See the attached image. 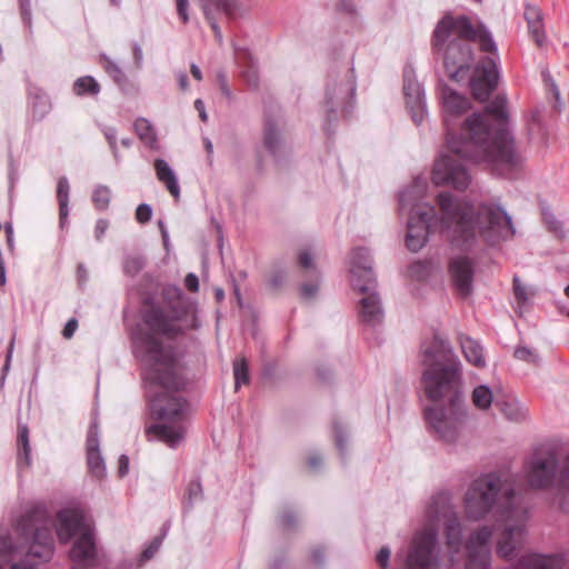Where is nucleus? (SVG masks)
<instances>
[{
    "label": "nucleus",
    "mask_w": 569,
    "mask_h": 569,
    "mask_svg": "<svg viewBox=\"0 0 569 569\" xmlns=\"http://www.w3.org/2000/svg\"><path fill=\"white\" fill-rule=\"evenodd\" d=\"M441 217L436 214L435 207L413 208L407 222L406 246L418 252L427 242L431 229L439 226L452 244L460 249H470L481 236L489 244L513 237L515 228L507 211L493 203L482 202L475 210L468 202L455 198L449 192L437 197Z\"/></svg>",
    "instance_id": "1"
},
{
    "label": "nucleus",
    "mask_w": 569,
    "mask_h": 569,
    "mask_svg": "<svg viewBox=\"0 0 569 569\" xmlns=\"http://www.w3.org/2000/svg\"><path fill=\"white\" fill-rule=\"evenodd\" d=\"M148 367L144 378L150 385V411L160 422L146 427L149 440L177 448L184 439V419L189 405L178 395L187 385L184 367L171 347H164L151 336L146 339Z\"/></svg>",
    "instance_id": "2"
},
{
    "label": "nucleus",
    "mask_w": 569,
    "mask_h": 569,
    "mask_svg": "<svg viewBox=\"0 0 569 569\" xmlns=\"http://www.w3.org/2000/svg\"><path fill=\"white\" fill-rule=\"evenodd\" d=\"M422 385L428 399L445 406L425 409V418L436 437L456 443L468 419L461 391V363L449 342L436 335L422 351Z\"/></svg>",
    "instance_id": "3"
},
{
    "label": "nucleus",
    "mask_w": 569,
    "mask_h": 569,
    "mask_svg": "<svg viewBox=\"0 0 569 569\" xmlns=\"http://www.w3.org/2000/svg\"><path fill=\"white\" fill-rule=\"evenodd\" d=\"M493 510L505 522L497 541V555L510 560L525 545L529 513L508 476L500 472L486 473L475 479L465 495L468 519L480 520Z\"/></svg>",
    "instance_id": "4"
},
{
    "label": "nucleus",
    "mask_w": 569,
    "mask_h": 569,
    "mask_svg": "<svg viewBox=\"0 0 569 569\" xmlns=\"http://www.w3.org/2000/svg\"><path fill=\"white\" fill-rule=\"evenodd\" d=\"M507 99L497 96L486 112H473L462 122L460 140H449V149L471 162L491 163L502 176H510L521 162L508 131Z\"/></svg>",
    "instance_id": "5"
},
{
    "label": "nucleus",
    "mask_w": 569,
    "mask_h": 569,
    "mask_svg": "<svg viewBox=\"0 0 569 569\" xmlns=\"http://www.w3.org/2000/svg\"><path fill=\"white\" fill-rule=\"evenodd\" d=\"M476 27L468 17L446 14L436 26L432 37L435 54L442 60L448 77L453 81L468 78L473 64L471 42Z\"/></svg>",
    "instance_id": "6"
},
{
    "label": "nucleus",
    "mask_w": 569,
    "mask_h": 569,
    "mask_svg": "<svg viewBox=\"0 0 569 569\" xmlns=\"http://www.w3.org/2000/svg\"><path fill=\"white\" fill-rule=\"evenodd\" d=\"M427 513L430 525L441 519L447 520V545L453 552H457L461 543V526L455 515L450 496L446 492L435 495L431 498ZM436 548L437 530L429 526L415 536L411 547L405 556L403 563L399 569H431L439 560Z\"/></svg>",
    "instance_id": "7"
},
{
    "label": "nucleus",
    "mask_w": 569,
    "mask_h": 569,
    "mask_svg": "<svg viewBox=\"0 0 569 569\" xmlns=\"http://www.w3.org/2000/svg\"><path fill=\"white\" fill-rule=\"evenodd\" d=\"M441 98L443 103V122L447 128V152L442 153L436 161L432 170V181L436 184H451L458 190H465L471 180L465 163V161L469 160L462 156L455 154L449 149V140L461 139L462 129L459 136H455L451 130L455 126V119L470 109V102L466 97L460 96L448 87H443Z\"/></svg>",
    "instance_id": "8"
},
{
    "label": "nucleus",
    "mask_w": 569,
    "mask_h": 569,
    "mask_svg": "<svg viewBox=\"0 0 569 569\" xmlns=\"http://www.w3.org/2000/svg\"><path fill=\"white\" fill-rule=\"evenodd\" d=\"M525 477L530 488L547 489L555 485L559 473L558 485L561 491L559 507L569 512V453L559 469V458L552 449H538L526 461Z\"/></svg>",
    "instance_id": "9"
},
{
    "label": "nucleus",
    "mask_w": 569,
    "mask_h": 569,
    "mask_svg": "<svg viewBox=\"0 0 569 569\" xmlns=\"http://www.w3.org/2000/svg\"><path fill=\"white\" fill-rule=\"evenodd\" d=\"M188 313L187 306L172 305L171 309L162 306L160 302L154 301L153 298H147L143 301L141 318L150 332L146 333L142 339V346L146 351V361L148 362V351L146 339L151 336L159 341L153 335H161L168 338H174L183 333L180 326L182 320Z\"/></svg>",
    "instance_id": "10"
},
{
    "label": "nucleus",
    "mask_w": 569,
    "mask_h": 569,
    "mask_svg": "<svg viewBox=\"0 0 569 569\" xmlns=\"http://www.w3.org/2000/svg\"><path fill=\"white\" fill-rule=\"evenodd\" d=\"M355 92L356 83L351 74L348 72H345L342 76L337 72L328 74L325 86V106L329 123L337 119L338 108L353 98Z\"/></svg>",
    "instance_id": "11"
},
{
    "label": "nucleus",
    "mask_w": 569,
    "mask_h": 569,
    "mask_svg": "<svg viewBox=\"0 0 569 569\" xmlns=\"http://www.w3.org/2000/svg\"><path fill=\"white\" fill-rule=\"evenodd\" d=\"M491 537L492 530L488 526H482L470 535L466 543V569H488L491 559Z\"/></svg>",
    "instance_id": "12"
},
{
    "label": "nucleus",
    "mask_w": 569,
    "mask_h": 569,
    "mask_svg": "<svg viewBox=\"0 0 569 569\" xmlns=\"http://www.w3.org/2000/svg\"><path fill=\"white\" fill-rule=\"evenodd\" d=\"M499 81L497 63L492 58L481 60L470 78V89L473 98L486 101L496 90Z\"/></svg>",
    "instance_id": "13"
},
{
    "label": "nucleus",
    "mask_w": 569,
    "mask_h": 569,
    "mask_svg": "<svg viewBox=\"0 0 569 569\" xmlns=\"http://www.w3.org/2000/svg\"><path fill=\"white\" fill-rule=\"evenodd\" d=\"M350 264L353 289L359 292H368L376 289L377 281L372 270V261L366 248H357L352 251Z\"/></svg>",
    "instance_id": "14"
},
{
    "label": "nucleus",
    "mask_w": 569,
    "mask_h": 569,
    "mask_svg": "<svg viewBox=\"0 0 569 569\" xmlns=\"http://www.w3.org/2000/svg\"><path fill=\"white\" fill-rule=\"evenodd\" d=\"M403 93L412 120L415 123L420 124L426 113L425 91L415 79L412 70H406L403 73Z\"/></svg>",
    "instance_id": "15"
},
{
    "label": "nucleus",
    "mask_w": 569,
    "mask_h": 569,
    "mask_svg": "<svg viewBox=\"0 0 569 569\" xmlns=\"http://www.w3.org/2000/svg\"><path fill=\"white\" fill-rule=\"evenodd\" d=\"M449 272L456 291L462 297L470 296L473 289L475 262L466 256L455 257L450 261Z\"/></svg>",
    "instance_id": "16"
},
{
    "label": "nucleus",
    "mask_w": 569,
    "mask_h": 569,
    "mask_svg": "<svg viewBox=\"0 0 569 569\" xmlns=\"http://www.w3.org/2000/svg\"><path fill=\"white\" fill-rule=\"evenodd\" d=\"M86 447L89 471L97 479H102L106 476V465L99 450V427L96 421L89 428Z\"/></svg>",
    "instance_id": "17"
},
{
    "label": "nucleus",
    "mask_w": 569,
    "mask_h": 569,
    "mask_svg": "<svg viewBox=\"0 0 569 569\" xmlns=\"http://www.w3.org/2000/svg\"><path fill=\"white\" fill-rule=\"evenodd\" d=\"M361 293L363 295L359 302V313L361 321L371 327L380 325L385 315L381 307L380 297L376 292V289Z\"/></svg>",
    "instance_id": "18"
},
{
    "label": "nucleus",
    "mask_w": 569,
    "mask_h": 569,
    "mask_svg": "<svg viewBox=\"0 0 569 569\" xmlns=\"http://www.w3.org/2000/svg\"><path fill=\"white\" fill-rule=\"evenodd\" d=\"M83 517L74 510L58 512L57 535L62 543H67L76 533L82 532Z\"/></svg>",
    "instance_id": "19"
},
{
    "label": "nucleus",
    "mask_w": 569,
    "mask_h": 569,
    "mask_svg": "<svg viewBox=\"0 0 569 569\" xmlns=\"http://www.w3.org/2000/svg\"><path fill=\"white\" fill-rule=\"evenodd\" d=\"M28 553L44 561L51 558L53 553V538L48 526L34 529Z\"/></svg>",
    "instance_id": "20"
},
{
    "label": "nucleus",
    "mask_w": 569,
    "mask_h": 569,
    "mask_svg": "<svg viewBox=\"0 0 569 569\" xmlns=\"http://www.w3.org/2000/svg\"><path fill=\"white\" fill-rule=\"evenodd\" d=\"M71 559L79 563H90L97 557V547L93 533L86 529L74 541L71 551Z\"/></svg>",
    "instance_id": "21"
},
{
    "label": "nucleus",
    "mask_w": 569,
    "mask_h": 569,
    "mask_svg": "<svg viewBox=\"0 0 569 569\" xmlns=\"http://www.w3.org/2000/svg\"><path fill=\"white\" fill-rule=\"evenodd\" d=\"M565 562V558L559 555L533 553L521 557L516 563V569H563Z\"/></svg>",
    "instance_id": "22"
},
{
    "label": "nucleus",
    "mask_w": 569,
    "mask_h": 569,
    "mask_svg": "<svg viewBox=\"0 0 569 569\" xmlns=\"http://www.w3.org/2000/svg\"><path fill=\"white\" fill-rule=\"evenodd\" d=\"M211 8H214L219 11H223L227 16H233L237 9L236 0H203L202 9L203 13L209 21L214 36L219 42L222 41V33L214 21L213 17L211 16Z\"/></svg>",
    "instance_id": "23"
},
{
    "label": "nucleus",
    "mask_w": 569,
    "mask_h": 569,
    "mask_svg": "<svg viewBox=\"0 0 569 569\" xmlns=\"http://www.w3.org/2000/svg\"><path fill=\"white\" fill-rule=\"evenodd\" d=\"M153 167L158 180L166 186L173 198L178 199L180 197V187L176 173L169 163L163 159H156Z\"/></svg>",
    "instance_id": "24"
},
{
    "label": "nucleus",
    "mask_w": 569,
    "mask_h": 569,
    "mask_svg": "<svg viewBox=\"0 0 569 569\" xmlns=\"http://www.w3.org/2000/svg\"><path fill=\"white\" fill-rule=\"evenodd\" d=\"M460 346L466 360L479 368L485 367L483 349L480 343L470 337H461Z\"/></svg>",
    "instance_id": "25"
},
{
    "label": "nucleus",
    "mask_w": 569,
    "mask_h": 569,
    "mask_svg": "<svg viewBox=\"0 0 569 569\" xmlns=\"http://www.w3.org/2000/svg\"><path fill=\"white\" fill-rule=\"evenodd\" d=\"M505 417L515 422L525 421L528 418V410L518 401L497 402Z\"/></svg>",
    "instance_id": "26"
},
{
    "label": "nucleus",
    "mask_w": 569,
    "mask_h": 569,
    "mask_svg": "<svg viewBox=\"0 0 569 569\" xmlns=\"http://www.w3.org/2000/svg\"><path fill=\"white\" fill-rule=\"evenodd\" d=\"M280 142L281 138L277 124L272 120L267 119L263 132L264 147L271 154L276 156L280 149Z\"/></svg>",
    "instance_id": "27"
},
{
    "label": "nucleus",
    "mask_w": 569,
    "mask_h": 569,
    "mask_svg": "<svg viewBox=\"0 0 569 569\" xmlns=\"http://www.w3.org/2000/svg\"><path fill=\"white\" fill-rule=\"evenodd\" d=\"M69 191L70 186L68 179L66 177L59 178L57 186V199L59 202V217L61 223L69 214Z\"/></svg>",
    "instance_id": "28"
},
{
    "label": "nucleus",
    "mask_w": 569,
    "mask_h": 569,
    "mask_svg": "<svg viewBox=\"0 0 569 569\" xmlns=\"http://www.w3.org/2000/svg\"><path fill=\"white\" fill-rule=\"evenodd\" d=\"M473 406L479 410H488L493 401L491 389L486 385L477 386L471 393Z\"/></svg>",
    "instance_id": "29"
},
{
    "label": "nucleus",
    "mask_w": 569,
    "mask_h": 569,
    "mask_svg": "<svg viewBox=\"0 0 569 569\" xmlns=\"http://www.w3.org/2000/svg\"><path fill=\"white\" fill-rule=\"evenodd\" d=\"M73 91L77 96H96L100 91V86L96 79L90 76L80 77L73 83Z\"/></svg>",
    "instance_id": "30"
},
{
    "label": "nucleus",
    "mask_w": 569,
    "mask_h": 569,
    "mask_svg": "<svg viewBox=\"0 0 569 569\" xmlns=\"http://www.w3.org/2000/svg\"><path fill=\"white\" fill-rule=\"evenodd\" d=\"M162 306L171 309L172 305L186 306L182 300V291L177 286H167L162 289Z\"/></svg>",
    "instance_id": "31"
},
{
    "label": "nucleus",
    "mask_w": 569,
    "mask_h": 569,
    "mask_svg": "<svg viewBox=\"0 0 569 569\" xmlns=\"http://www.w3.org/2000/svg\"><path fill=\"white\" fill-rule=\"evenodd\" d=\"M144 264L146 261L142 256L128 254L123 259L122 267L126 274L134 277L144 268Z\"/></svg>",
    "instance_id": "32"
},
{
    "label": "nucleus",
    "mask_w": 569,
    "mask_h": 569,
    "mask_svg": "<svg viewBox=\"0 0 569 569\" xmlns=\"http://www.w3.org/2000/svg\"><path fill=\"white\" fill-rule=\"evenodd\" d=\"M134 130L139 138L146 143H153L156 141L154 130L147 119H137L134 122Z\"/></svg>",
    "instance_id": "33"
},
{
    "label": "nucleus",
    "mask_w": 569,
    "mask_h": 569,
    "mask_svg": "<svg viewBox=\"0 0 569 569\" xmlns=\"http://www.w3.org/2000/svg\"><path fill=\"white\" fill-rule=\"evenodd\" d=\"M111 199V190L107 186H98L92 193V201L98 210H106Z\"/></svg>",
    "instance_id": "34"
},
{
    "label": "nucleus",
    "mask_w": 569,
    "mask_h": 569,
    "mask_svg": "<svg viewBox=\"0 0 569 569\" xmlns=\"http://www.w3.org/2000/svg\"><path fill=\"white\" fill-rule=\"evenodd\" d=\"M101 60L103 61V68L106 72L118 84H122L126 82L127 78L122 69L113 62L110 58L102 54Z\"/></svg>",
    "instance_id": "35"
},
{
    "label": "nucleus",
    "mask_w": 569,
    "mask_h": 569,
    "mask_svg": "<svg viewBox=\"0 0 569 569\" xmlns=\"http://www.w3.org/2000/svg\"><path fill=\"white\" fill-rule=\"evenodd\" d=\"M234 386L238 389L242 383L249 382V370L246 358L233 362Z\"/></svg>",
    "instance_id": "36"
},
{
    "label": "nucleus",
    "mask_w": 569,
    "mask_h": 569,
    "mask_svg": "<svg viewBox=\"0 0 569 569\" xmlns=\"http://www.w3.org/2000/svg\"><path fill=\"white\" fill-rule=\"evenodd\" d=\"M477 37L472 41H478L480 49L485 52H495L497 50L496 43L491 38V34L485 27H476Z\"/></svg>",
    "instance_id": "37"
},
{
    "label": "nucleus",
    "mask_w": 569,
    "mask_h": 569,
    "mask_svg": "<svg viewBox=\"0 0 569 569\" xmlns=\"http://www.w3.org/2000/svg\"><path fill=\"white\" fill-rule=\"evenodd\" d=\"M18 443L22 449V457L27 466L30 465L29 429L26 425H19Z\"/></svg>",
    "instance_id": "38"
},
{
    "label": "nucleus",
    "mask_w": 569,
    "mask_h": 569,
    "mask_svg": "<svg viewBox=\"0 0 569 569\" xmlns=\"http://www.w3.org/2000/svg\"><path fill=\"white\" fill-rule=\"evenodd\" d=\"M528 30L538 47H543L547 43V36L543 28V18L537 22L528 24Z\"/></svg>",
    "instance_id": "39"
},
{
    "label": "nucleus",
    "mask_w": 569,
    "mask_h": 569,
    "mask_svg": "<svg viewBox=\"0 0 569 569\" xmlns=\"http://www.w3.org/2000/svg\"><path fill=\"white\" fill-rule=\"evenodd\" d=\"M513 356H515L516 359L521 360V361H526V362H529V363H538V361H539L538 353L533 349H530V348L525 347V346L518 347L515 350Z\"/></svg>",
    "instance_id": "40"
},
{
    "label": "nucleus",
    "mask_w": 569,
    "mask_h": 569,
    "mask_svg": "<svg viewBox=\"0 0 569 569\" xmlns=\"http://www.w3.org/2000/svg\"><path fill=\"white\" fill-rule=\"evenodd\" d=\"M333 430H335V435H336V446H337L341 457H343L345 451H346V442H347L346 430H345L343 426L338 421H336L333 423Z\"/></svg>",
    "instance_id": "41"
},
{
    "label": "nucleus",
    "mask_w": 569,
    "mask_h": 569,
    "mask_svg": "<svg viewBox=\"0 0 569 569\" xmlns=\"http://www.w3.org/2000/svg\"><path fill=\"white\" fill-rule=\"evenodd\" d=\"M188 503L191 506L194 501L201 499L202 487L199 480H192L187 488Z\"/></svg>",
    "instance_id": "42"
},
{
    "label": "nucleus",
    "mask_w": 569,
    "mask_h": 569,
    "mask_svg": "<svg viewBox=\"0 0 569 569\" xmlns=\"http://www.w3.org/2000/svg\"><path fill=\"white\" fill-rule=\"evenodd\" d=\"M162 542V537H156L142 551L141 560L147 561L150 560L154 553L158 551L160 545Z\"/></svg>",
    "instance_id": "43"
},
{
    "label": "nucleus",
    "mask_w": 569,
    "mask_h": 569,
    "mask_svg": "<svg viewBox=\"0 0 569 569\" xmlns=\"http://www.w3.org/2000/svg\"><path fill=\"white\" fill-rule=\"evenodd\" d=\"M152 216V209L147 203H141L136 209V219L140 223H146L150 221Z\"/></svg>",
    "instance_id": "44"
},
{
    "label": "nucleus",
    "mask_w": 569,
    "mask_h": 569,
    "mask_svg": "<svg viewBox=\"0 0 569 569\" xmlns=\"http://www.w3.org/2000/svg\"><path fill=\"white\" fill-rule=\"evenodd\" d=\"M523 17L527 21V24L531 22H537L538 20L542 19V12L538 7L527 4Z\"/></svg>",
    "instance_id": "45"
},
{
    "label": "nucleus",
    "mask_w": 569,
    "mask_h": 569,
    "mask_svg": "<svg viewBox=\"0 0 569 569\" xmlns=\"http://www.w3.org/2000/svg\"><path fill=\"white\" fill-rule=\"evenodd\" d=\"M243 78L248 86L257 88L259 83L258 70L253 64H250L247 70L243 71Z\"/></svg>",
    "instance_id": "46"
},
{
    "label": "nucleus",
    "mask_w": 569,
    "mask_h": 569,
    "mask_svg": "<svg viewBox=\"0 0 569 569\" xmlns=\"http://www.w3.org/2000/svg\"><path fill=\"white\" fill-rule=\"evenodd\" d=\"M287 274L283 270H278L272 273L268 280V286L272 290H277L286 280Z\"/></svg>",
    "instance_id": "47"
},
{
    "label": "nucleus",
    "mask_w": 569,
    "mask_h": 569,
    "mask_svg": "<svg viewBox=\"0 0 569 569\" xmlns=\"http://www.w3.org/2000/svg\"><path fill=\"white\" fill-rule=\"evenodd\" d=\"M513 292L519 303H523L527 301L526 288L521 284L520 280L517 277L513 278Z\"/></svg>",
    "instance_id": "48"
},
{
    "label": "nucleus",
    "mask_w": 569,
    "mask_h": 569,
    "mask_svg": "<svg viewBox=\"0 0 569 569\" xmlns=\"http://www.w3.org/2000/svg\"><path fill=\"white\" fill-rule=\"evenodd\" d=\"M390 553L391 551L388 547H382L377 553L376 560L382 569H388Z\"/></svg>",
    "instance_id": "49"
},
{
    "label": "nucleus",
    "mask_w": 569,
    "mask_h": 569,
    "mask_svg": "<svg viewBox=\"0 0 569 569\" xmlns=\"http://www.w3.org/2000/svg\"><path fill=\"white\" fill-rule=\"evenodd\" d=\"M104 137L108 140L110 148L113 152V156L118 157V150H117V130L114 128H107L104 130Z\"/></svg>",
    "instance_id": "50"
},
{
    "label": "nucleus",
    "mask_w": 569,
    "mask_h": 569,
    "mask_svg": "<svg viewBox=\"0 0 569 569\" xmlns=\"http://www.w3.org/2000/svg\"><path fill=\"white\" fill-rule=\"evenodd\" d=\"M297 523V516L292 511H286L280 517V525L284 529L293 528Z\"/></svg>",
    "instance_id": "51"
},
{
    "label": "nucleus",
    "mask_w": 569,
    "mask_h": 569,
    "mask_svg": "<svg viewBox=\"0 0 569 569\" xmlns=\"http://www.w3.org/2000/svg\"><path fill=\"white\" fill-rule=\"evenodd\" d=\"M78 328V321L77 319L74 318H71L68 320V322L66 323L63 330H62V336L64 339H71L76 332Z\"/></svg>",
    "instance_id": "52"
},
{
    "label": "nucleus",
    "mask_w": 569,
    "mask_h": 569,
    "mask_svg": "<svg viewBox=\"0 0 569 569\" xmlns=\"http://www.w3.org/2000/svg\"><path fill=\"white\" fill-rule=\"evenodd\" d=\"M177 3V12L183 23L189 21L188 16V0H176Z\"/></svg>",
    "instance_id": "53"
},
{
    "label": "nucleus",
    "mask_w": 569,
    "mask_h": 569,
    "mask_svg": "<svg viewBox=\"0 0 569 569\" xmlns=\"http://www.w3.org/2000/svg\"><path fill=\"white\" fill-rule=\"evenodd\" d=\"M21 17L26 24L31 23L30 0H20Z\"/></svg>",
    "instance_id": "54"
},
{
    "label": "nucleus",
    "mask_w": 569,
    "mask_h": 569,
    "mask_svg": "<svg viewBox=\"0 0 569 569\" xmlns=\"http://www.w3.org/2000/svg\"><path fill=\"white\" fill-rule=\"evenodd\" d=\"M317 292H318V286L317 284L303 283L301 286V296L305 299H311V298L316 297Z\"/></svg>",
    "instance_id": "55"
},
{
    "label": "nucleus",
    "mask_w": 569,
    "mask_h": 569,
    "mask_svg": "<svg viewBox=\"0 0 569 569\" xmlns=\"http://www.w3.org/2000/svg\"><path fill=\"white\" fill-rule=\"evenodd\" d=\"M184 286L192 292L199 290V280L194 273H188L184 278Z\"/></svg>",
    "instance_id": "56"
},
{
    "label": "nucleus",
    "mask_w": 569,
    "mask_h": 569,
    "mask_svg": "<svg viewBox=\"0 0 569 569\" xmlns=\"http://www.w3.org/2000/svg\"><path fill=\"white\" fill-rule=\"evenodd\" d=\"M543 217L550 230L558 232L561 229V223L553 217V214L545 212Z\"/></svg>",
    "instance_id": "57"
},
{
    "label": "nucleus",
    "mask_w": 569,
    "mask_h": 569,
    "mask_svg": "<svg viewBox=\"0 0 569 569\" xmlns=\"http://www.w3.org/2000/svg\"><path fill=\"white\" fill-rule=\"evenodd\" d=\"M129 471V458L126 455H121L119 458L118 473L123 477Z\"/></svg>",
    "instance_id": "58"
},
{
    "label": "nucleus",
    "mask_w": 569,
    "mask_h": 569,
    "mask_svg": "<svg viewBox=\"0 0 569 569\" xmlns=\"http://www.w3.org/2000/svg\"><path fill=\"white\" fill-rule=\"evenodd\" d=\"M108 226H109L108 221L104 219H99L97 221L96 228H94V233H96V238L98 240H100L103 237L106 230L108 229Z\"/></svg>",
    "instance_id": "59"
},
{
    "label": "nucleus",
    "mask_w": 569,
    "mask_h": 569,
    "mask_svg": "<svg viewBox=\"0 0 569 569\" xmlns=\"http://www.w3.org/2000/svg\"><path fill=\"white\" fill-rule=\"evenodd\" d=\"M311 558H312L313 562L318 567H321L323 565V561H325V551H323V549L322 548H316L315 550H312Z\"/></svg>",
    "instance_id": "60"
},
{
    "label": "nucleus",
    "mask_w": 569,
    "mask_h": 569,
    "mask_svg": "<svg viewBox=\"0 0 569 569\" xmlns=\"http://www.w3.org/2000/svg\"><path fill=\"white\" fill-rule=\"evenodd\" d=\"M299 264L305 268L309 269L312 264V257L309 252L305 251L299 254Z\"/></svg>",
    "instance_id": "61"
},
{
    "label": "nucleus",
    "mask_w": 569,
    "mask_h": 569,
    "mask_svg": "<svg viewBox=\"0 0 569 569\" xmlns=\"http://www.w3.org/2000/svg\"><path fill=\"white\" fill-rule=\"evenodd\" d=\"M0 550L3 553H8L12 550V542L8 535L0 537Z\"/></svg>",
    "instance_id": "62"
},
{
    "label": "nucleus",
    "mask_w": 569,
    "mask_h": 569,
    "mask_svg": "<svg viewBox=\"0 0 569 569\" xmlns=\"http://www.w3.org/2000/svg\"><path fill=\"white\" fill-rule=\"evenodd\" d=\"M194 108L199 112L200 119L206 122L208 120V114L206 112L204 102L201 99H197L194 101Z\"/></svg>",
    "instance_id": "63"
},
{
    "label": "nucleus",
    "mask_w": 569,
    "mask_h": 569,
    "mask_svg": "<svg viewBox=\"0 0 569 569\" xmlns=\"http://www.w3.org/2000/svg\"><path fill=\"white\" fill-rule=\"evenodd\" d=\"M12 569H37L34 565L21 561V562H14L11 566Z\"/></svg>",
    "instance_id": "64"
}]
</instances>
